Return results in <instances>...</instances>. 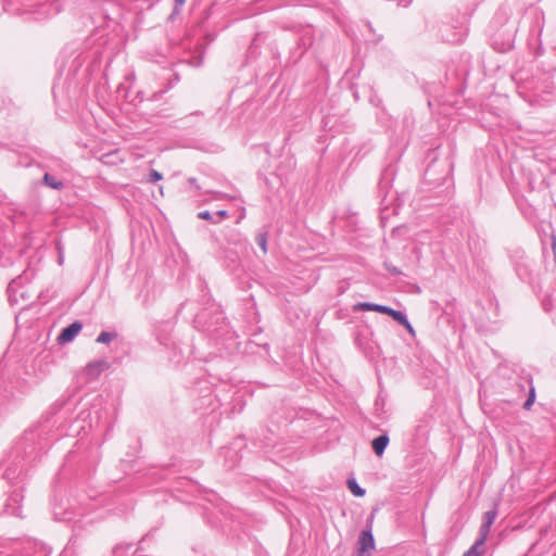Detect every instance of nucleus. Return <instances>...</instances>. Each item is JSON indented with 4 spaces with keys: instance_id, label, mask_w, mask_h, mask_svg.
<instances>
[{
    "instance_id": "18",
    "label": "nucleus",
    "mask_w": 556,
    "mask_h": 556,
    "mask_svg": "<svg viewBox=\"0 0 556 556\" xmlns=\"http://www.w3.org/2000/svg\"><path fill=\"white\" fill-rule=\"evenodd\" d=\"M117 337V333L115 332H108V331H101L99 333V336L97 337L96 341L98 343H103V344H108L110 343L113 339H115Z\"/></svg>"
},
{
    "instance_id": "12",
    "label": "nucleus",
    "mask_w": 556,
    "mask_h": 556,
    "mask_svg": "<svg viewBox=\"0 0 556 556\" xmlns=\"http://www.w3.org/2000/svg\"><path fill=\"white\" fill-rule=\"evenodd\" d=\"M496 516H497L496 508L485 511L483 514L482 525H481L479 531L489 535L490 529H491L492 525L494 523Z\"/></svg>"
},
{
    "instance_id": "17",
    "label": "nucleus",
    "mask_w": 556,
    "mask_h": 556,
    "mask_svg": "<svg viewBox=\"0 0 556 556\" xmlns=\"http://www.w3.org/2000/svg\"><path fill=\"white\" fill-rule=\"evenodd\" d=\"M394 320L404 326L410 334H415V330L404 313H395Z\"/></svg>"
},
{
    "instance_id": "23",
    "label": "nucleus",
    "mask_w": 556,
    "mask_h": 556,
    "mask_svg": "<svg viewBox=\"0 0 556 556\" xmlns=\"http://www.w3.org/2000/svg\"><path fill=\"white\" fill-rule=\"evenodd\" d=\"M433 167H434V164H429V166L427 167V169L425 172V177H426V179H428L431 182L439 184L438 182L439 179H435L432 177Z\"/></svg>"
},
{
    "instance_id": "2",
    "label": "nucleus",
    "mask_w": 556,
    "mask_h": 556,
    "mask_svg": "<svg viewBox=\"0 0 556 556\" xmlns=\"http://www.w3.org/2000/svg\"><path fill=\"white\" fill-rule=\"evenodd\" d=\"M50 431L51 425L48 420L26 429L14 445L16 457H22L28 462L35 460L49 447L51 443Z\"/></svg>"
},
{
    "instance_id": "3",
    "label": "nucleus",
    "mask_w": 556,
    "mask_h": 556,
    "mask_svg": "<svg viewBox=\"0 0 556 556\" xmlns=\"http://www.w3.org/2000/svg\"><path fill=\"white\" fill-rule=\"evenodd\" d=\"M490 29L492 46L495 50L505 52L513 48L517 33V18L513 16L510 7L503 5L495 12Z\"/></svg>"
},
{
    "instance_id": "10",
    "label": "nucleus",
    "mask_w": 556,
    "mask_h": 556,
    "mask_svg": "<svg viewBox=\"0 0 556 556\" xmlns=\"http://www.w3.org/2000/svg\"><path fill=\"white\" fill-rule=\"evenodd\" d=\"M375 548V539L370 530H363L358 538V549L362 554H368Z\"/></svg>"
},
{
    "instance_id": "8",
    "label": "nucleus",
    "mask_w": 556,
    "mask_h": 556,
    "mask_svg": "<svg viewBox=\"0 0 556 556\" xmlns=\"http://www.w3.org/2000/svg\"><path fill=\"white\" fill-rule=\"evenodd\" d=\"M83 324L80 321H74L62 329L58 336V342L65 344L74 340V338L80 332Z\"/></svg>"
},
{
    "instance_id": "6",
    "label": "nucleus",
    "mask_w": 556,
    "mask_h": 556,
    "mask_svg": "<svg viewBox=\"0 0 556 556\" xmlns=\"http://www.w3.org/2000/svg\"><path fill=\"white\" fill-rule=\"evenodd\" d=\"M18 552L21 556H48L50 549L46 544L34 539H24L20 543Z\"/></svg>"
},
{
    "instance_id": "5",
    "label": "nucleus",
    "mask_w": 556,
    "mask_h": 556,
    "mask_svg": "<svg viewBox=\"0 0 556 556\" xmlns=\"http://www.w3.org/2000/svg\"><path fill=\"white\" fill-rule=\"evenodd\" d=\"M20 473L16 469H8L0 477V510L3 513L18 515L20 503L23 500Z\"/></svg>"
},
{
    "instance_id": "13",
    "label": "nucleus",
    "mask_w": 556,
    "mask_h": 556,
    "mask_svg": "<svg viewBox=\"0 0 556 556\" xmlns=\"http://www.w3.org/2000/svg\"><path fill=\"white\" fill-rule=\"evenodd\" d=\"M108 368V362L104 359L89 363L86 367L87 374L90 376H98Z\"/></svg>"
},
{
    "instance_id": "28",
    "label": "nucleus",
    "mask_w": 556,
    "mask_h": 556,
    "mask_svg": "<svg viewBox=\"0 0 556 556\" xmlns=\"http://www.w3.org/2000/svg\"><path fill=\"white\" fill-rule=\"evenodd\" d=\"M389 270H390L391 273H393V274H400V271H399L395 267H393L392 269H391V268H389Z\"/></svg>"
},
{
    "instance_id": "32",
    "label": "nucleus",
    "mask_w": 556,
    "mask_h": 556,
    "mask_svg": "<svg viewBox=\"0 0 556 556\" xmlns=\"http://www.w3.org/2000/svg\"><path fill=\"white\" fill-rule=\"evenodd\" d=\"M542 53V48H539V51L536 52V55H540Z\"/></svg>"
},
{
    "instance_id": "19",
    "label": "nucleus",
    "mask_w": 556,
    "mask_h": 556,
    "mask_svg": "<svg viewBox=\"0 0 556 556\" xmlns=\"http://www.w3.org/2000/svg\"><path fill=\"white\" fill-rule=\"evenodd\" d=\"M348 486L355 496H363L365 494V490L354 479L348 481Z\"/></svg>"
},
{
    "instance_id": "11",
    "label": "nucleus",
    "mask_w": 556,
    "mask_h": 556,
    "mask_svg": "<svg viewBox=\"0 0 556 556\" xmlns=\"http://www.w3.org/2000/svg\"><path fill=\"white\" fill-rule=\"evenodd\" d=\"M389 441L390 440H389V437L387 433L380 434L371 441L372 451L375 452V454L377 456L383 455V453L389 444Z\"/></svg>"
},
{
    "instance_id": "16",
    "label": "nucleus",
    "mask_w": 556,
    "mask_h": 556,
    "mask_svg": "<svg viewBox=\"0 0 556 556\" xmlns=\"http://www.w3.org/2000/svg\"><path fill=\"white\" fill-rule=\"evenodd\" d=\"M255 242L264 254L267 253L268 233L267 231H260L255 236Z\"/></svg>"
},
{
    "instance_id": "31",
    "label": "nucleus",
    "mask_w": 556,
    "mask_h": 556,
    "mask_svg": "<svg viewBox=\"0 0 556 556\" xmlns=\"http://www.w3.org/2000/svg\"><path fill=\"white\" fill-rule=\"evenodd\" d=\"M553 241H554L553 242V249L555 250L556 249V239L554 238Z\"/></svg>"
},
{
    "instance_id": "22",
    "label": "nucleus",
    "mask_w": 556,
    "mask_h": 556,
    "mask_svg": "<svg viewBox=\"0 0 556 556\" xmlns=\"http://www.w3.org/2000/svg\"><path fill=\"white\" fill-rule=\"evenodd\" d=\"M486 538H488V534L479 531V538L476 540V542L473 543V545L471 547H476V549L479 551V548L484 545Z\"/></svg>"
},
{
    "instance_id": "1",
    "label": "nucleus",
    "mask_w": 556,
    "mask_h": 556,
    "mask_svg": "<svg viewBox=\"0 0 556 556\" xmlns=\"http://www.w3.org/2000/svg\"><path fill=\"white\" fill-rule=\"evenodd\" d=\"M555 73L556 65H552L530 78H526L522 72H517L511 77L519 94L525 99L530 102L551 103L556 100V86L552 80Z\"/></svg>"
},
{
    "instance_id": "20",
    "label": "nucleus",
    "mask_w": 556,
    "mask_h": 556,
    "mask_svg": "<svg viewBox=\"0 0 556 556\" xmlns=\"http://www.w3.org/2000/svg\"><path fill=\"white\" fill-rule=\"evenodd\" d=\"M198 218L204 219V220H208L212 224H218L219 223V220L216 219L214 214H212L210 211H201V212H199L198 213Z\"/></svg>"
},
{
    "instance_id": "33",
    "label": "nucleus",
    "mask_w": 556,
    "mask_h": 556,
    "mask_svg": "<svg viewBox=\"0 0 556 556\" xmlns=\"http://www.w3.org/2000/svg\"><path fill=\"white\" fill-rule=\"evenodd\" d=\"M553 51H554V52H555V54H556V47H554V48H553Z\"/></svg>"
},
{
    "instance_id": "27",
    "label": "nucleus",
    "mask_w": 556,
    "mask_h": 556,
    "mask_svg": "<svg viewBox=\"0 0 556 556\" xmlns=\"http://www.w3.org/2000/svg\"><path fill=\"white\" fill-rule=\"evenodd\" d=\"M412 3V0H400V5L402 7H408Z\"/></svg>"
},
{
    "instance_id": "24",
    "label": "nucleus",
    "mask_w": 556,
    "mask_h": 556,
    "mask_svg": "<svg viewBox=\"0 0 556 556\" xmlns=\"http://www.w3.org/2000/svg\"><path fill=\"white\" fill-rule=\"evenodd\" d=\"M162 179V174L159 173L157 170L155 169H151L150 174H149V181L150 182H157Z\"/></svg>"
},
{
    "instance_id": "29",
    "label": "nucleus",
    "mask_w": 556,
    "mask_h": 556,
    "mask_svg": "<svg viewBox=\"0 0 556 556\" xmlns=\"http://www.w3.org/2000/svg\"><path fill=\"white\" fill-rule=\"evenodd\" d=\"M186 0H175V2L179 5L184 4Z\"/></svg>"
},
{
    "instance_id": "15",
    "label": "nucleus",
    "mask_w": 556,
    "mask_h": 556,
    "mask_svg": "<svg viewBox=\"0 0 556 556\" xmlns=\"http://www.w3.org/2000/svg\"><path fill=\"white\" fill-rule=\"evenodd\" d=\"M42 181L46 186L54 189V190H61L64 187V184L56 179L53 175L46 173L43 175Z\"/></svg>"
},
{
    "instance_id": "26",
    "label": "nucleus",
    "mask_w": 556,
    "mask_h": 556,
    "mask_svg": "<svg viewBox=\"0 0 556 556\" xmlns=\"http://www.w3.org/2000/svg\"><path fill=\"white\" fill-rule=\"evenodd\" d=\"M480 551H477L476 547H470L463 556H480Z\"/></svg>"
},
{
    "instance_id": "30",
    "label": "nucleus",
    "mask_w": 556,
    "mask_h": 556,
    "mask_svg": "<svg viewBox=\"0 0 556 556\" xmlns=\"http://www.w3.org/2000/svg\"><path fill=\"white\" fill-rule=\"evenodd\" d=\"M189 182L192 184V185H195L197 179L195 178H189Z\"/></svg>"
},
{
    "instance_id": "21",
    "label": "nucleus",
    "mask_w": 556,
    "mask_h": 556,
    "mask_svg": "<svg viewBox=\"0 0 556 556\" xmlns=\"http://www.w3.org/2000/svg\"><path fill=\"white\" fill-rule=\"evenodd\" d=\"M534 400H535V389L533 386L530 387V390H529V395H528V399L526 400V402L523 403V408L525 409H530L531 406L533 405L534 403Z\"/></svg>"
},
{
    "instance_id": "4",
    "label": "nucleus",
    "mask_w": 556,
    "mask_h": 556,
    "mask_svg": "<svg viewBox=\"0 0 556 556\" xmlns=\"http://www.w3.org/2000/svg\"><path fill=\"white\" fill-rule=\"evenodd\" d=\"M195 327L207 334L216 343L230 348L236 344L235 333L222 312L211 314L207 309L200 312L194 318Z\"/></svg>"
},
{
    "instance_id": "7",
    "label": "nucleus",
    "mask_w": 556,
    "mask_h": 556,
    "mask_svg": "<svg viewBox=\"0 0 556 556\" xmlns=\"http://www.w3.org/2000/svg\"><path fill=\"white\" fill-rule=\"evenodd\" d=\"M354 308L356 311H363V312H377V313H381V315L386 314V315L392 317V319H394L395 313H401V311H396L390 306L370 303V302H361V303L356 304Z\"/></svg>"
},
{
    "instance_id": "9",
    "label": "nucleus",
    "mask_w": 556,
    "mask_h": 556,
    "mask_svg": "<svg viewBox=\"0 0 556 556\" xmlns=\"http://www.w3.org/2000/svg\"><path fill=\"white\" fill-rule=\"evenodd\" d=\"M80 513H76L73 509L64 508L62 505H55L53 507V516L58 521L64 522H76V516H80Z\"/></svg>"
},
{
    "instance_id": "25",
    "label": "nucleus",
    "mask_w": 556,
    "mask_h": 556,
    "mask_svg": "<svg viewBox=\"0 0 556 556\" xmlns=\"http://www.w3.org/2000/svg\"><path fill=\"white\" fill-rule=\"evenodd\" d=\"M214 216L220 222L222 219L227 218L229 214L226 210H219L214 214Z\"/></svg>"
},
{
    "instance_id": "14",
    "label": "nucleus",
    "mask_w": 556,
    "mask_h": 556,
    "mask_svg": "<svg viewBox=\"0 0 556 556\" xmlns=\"http://www.w3.org/2000/svg\"><path fill=\"white\" fill-rule=\"evenodd\" d=\"M100 160L102 163L108 165H116L123 162V159L119 156V152L117 150L102 154Z\"/></svg>"
}]
</instances>
